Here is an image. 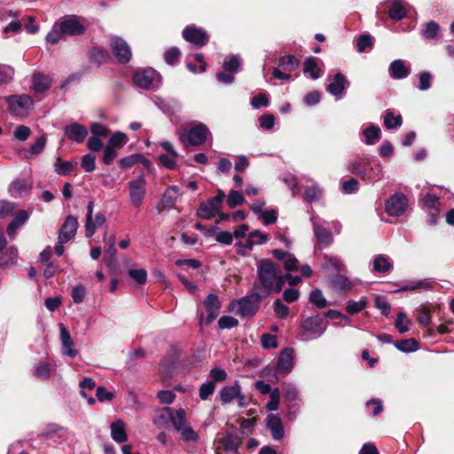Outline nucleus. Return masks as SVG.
I'll return each instance as SVG.
<instances>
[{
	"label": "nucleus",
	"mask_w": 454,
	"mask_h": 454,
	"mask_svg": "<svg viewBox=\"0 0 454 454\" xmlns=\"http://www.w3.org/2000/svg\"><path fill=\"white\" fill-rule=\"evenodd\" d=\"M257 278L254 287L263 297L271 293H279L285 285V278L279 272L278 265L269 259L257 262Z\"/></svg>",
	"instance_id": "1"
},
{
	"label": "nucleus",
	"mask_w": 454,
	"mask_h": 454,
	"mask_svg": "<svg viewBox=\"0 0 454 454\" xmlns=\"http://www.w3.org/2000/svg\"><path fill=\"white\" fill-rule=\"evenodd\" d=\"M348 170L368 182H376L382 177L383 168L370 156H363L350 163Z\"/></svg>",
	"instance_id": "2"
},
{
	"label": "nucleus",
	"mask_w": 454,
	"mask_h": 454,
	"mask_svg": "<svg viewBox=\"0 0 454 454\" xmlns=\"http://www.w3.org/2000/svg\"><path fill=\"white\" fill-rule=\"evenodd\" d=\"M327 325H324L323 318L320 316L309 317L301 324V340L308 341L317 339L324 334Z\"/></svg>",
	"instance_id": "3"
},
{
	"label": "nucleus",
	"mask_w": 454,
	"mask_h": 454,
	"mask_svg": "<svg viewBox=\"0 0 454 454\" xmlns=\"http://www.w3.org/2000/svg\"><path fill=\"white\" fill-rule=\"evenodd\" d=\"M133 82L139 88L156 90L161 84V76L156 70L148 67L137 71L133 76Z\"/></svg>",
	"instance_id": "4"
},
{
	"label": "nucleus",
	"mask_w": 454,
	"mask_h": 454,
	"mask_svg": "<svg viewBox=\"0 0 454 454\" xmlns=\"http://www.w3.org/2000/svg\"><path fill=\"white\" fill-rule=\"evenodd\" d=\"M262 297L263 296L259 293L243 297L236 302L233 309L241 317H253L258 309Z\"/></svg>",
	"instance_id": "5"
},
{
	"label": "nucleus",
	"mask_w": 454,
	"mask_h": 454,
	"mask_svg": "<svg viewBox=\"0 0 454 454\" xmlns=\"http://www.w3.org/2000/svg\"><path fill=\"white\" fill-rule=\"evenodd\" d=\"M129 199L131 204L139 207L143 204L146 193V180L143 175L138 176L129 183Z\"/></svg>",
	"instance_id": "6"
},
{
	"label": "nucleus",
	"mask_w": 454,
	"mask_h": 454,
	"mask_svg": "<svg viewBox=\"0 0 454 454\" xmlns=\"http://www.w3.org/2000/svg\"><path fill=\"white\" fill-rule=\"evenodd\" d=\"M94 202L90 200L87 205L86 222H85V235L90 239L95 234L97 229L101 227L106 223V216L104 214L98 212L93 217Z\"/></svg>",
	"instance_id": "7"
},
{
	"label": "nucleus",
	"mask_w": 454,
	"mask_h": 454,
	"mask_svg": "<svg viewBox=\"0 0 454 454\" xmlns=\"http://www.w3.org/2000/svg\"><path fill=\"white\" fill-rule=\"evenodd\" d=\"M408 206V199L403 193L393 194L385 203L386 212L391 216L404 215Z\"/></svg>",
	"instance_id": "8"
},
{
	"label": "nucleus",
	"mask_w": 454,
	"mask_h": 454,
	"mask_svg": "<svg viewBox=\"0 0 454 454\" xmlns=\"http://www.w3.org/2000/svg\"><path fill=\"white\" fill-rule=\"evenodd\" d=\"M220 399L223 403H230L237 400L239 407L247 405L245 395L242 394L241 387L238 381L231 386L223 387L220 391Z\"/></svg>",
	"instance_id": "9"
},
{
	"label": "nucleus",
	"mask_w": 454,
	"mask_h": 454,
	"mask_svg": "<svg viewBox=\"0 0 454 454\" xmlns=\"http://www.w3.org/2000/svg\"><path fill=\"white\" fill-rule=\"evenodd\" d=\"M211 133L207 127L202 122H194L187 133V141L191 145H201L206 142Z\"/></svg>",
	"instance_id": "10"
},
{
	"label": "nucleus",
	"mask_w": 454,
	"mask_h": 454,
	"mask_svg": "<svg viewBox=\"0 0 454 454\" xmlns=\"http://www.w3.org/2000/svg\"><path fill=\"white\" fill-rule=\"evenodd\" d=\"M111 48L114 57L120 63H128L132 56L129 45L121 37L114 36L111 39Z\"/></svg>",
	"instance_id": "11"
},
{
	"label": "nucleus",
	"mask_w": 454,
	"mask_h": 454,
	"mask_svg": "<svg viewBox=\"0 0 454 454\" xmlns=\"http://www.w3.org/2000/svg\"><path fill=\"white\" fill-rule=\"evenodd\" d=\"M204 306L207 311V317H204L203 315L200 316V325H209L218 317L220 313V301L215 294H210L204 301Z\"/></svg>",
	"instance_id": "12"
},
{
	"label": "nucleus",
	"mask_w": 454,
	"mask_h": 454,
	"mask_svg": "<svg viewBox=\"0 0 454 454\" xmlns=\"http://www.w3.org/2000/svg\"><path fill=\"white\" fill-rule=\"evenodd\" d=\"M10 111L15 115H22L33 106V99L28 95L11 96L7 98Z\"/></svg>",
	"instance_id": "13"
},
{
	"label": "nucleus",
	"mask_w": 454,
	"mask_h": 454,
	"mask_svg": "<svg viewBox=\"0 0 454 454\" xmlns=\"http://www.w3.org/2000/svg\"><path fill=\"white\" fill-rule=\"evenodd\" d=\"M57 21L65 35H80L85 31L84 26L74 16H65Z\"/></svg>",
	"instance_id": "14"
},
{
	"label": "nucleus",
	"mask_w": 454,
	"mask_h": 454,
	"mask_svg": "<svg viewBox=\"0 0 454 454\" xmlns=\"http://www.w3.org/2000/svg\"><path fill=\"white\" fill-rule=\"evenodd\" d=\"M311 222L314 234L318 243L323 247L330 246L333 241V238L331 231L324 226L325 222L319 218L317 215H312Z\"/></svg>",
	"instance_id": "15"
},
{
	"label": "nucleus",
	"mask_w": 454,
	"mask_h": 454,
	"mask_svg": "<svg viewBox=\"0 0 454 454\" xmlns=\"http://www.w3.org/2000/svg\"><path fill=\"white\" fill-rule=\"evenodd\" d=\"M329 84L326 90L336 98H341L348 86V81L340 73H336L333 75H328Z\"/></svg>",
	"instance_id": "16"
},
{
	"label": "nucleus",
	"mask_w": 454,
	"mask_h": 454,
	"mask_svg": "<svg viewBox=\"0 0 454 454\" xmlns=\"http://www.w3.org/2000/svg\"><path fill=\"white\" fill-rule=\"evenodd\" d=\"M78 225V220L75 216H67L59 231V243L65 244L72 239L76 234Z\"/></svg>",
	"instance_id": "17"
},
{
	"label": "nucleus",
	"mask_w": 454,
	"mask_h": 454,
	"mask_svg": "<svg viewBox=\"0 0 454 454\" xmlns=\"http://www.w3.org/2000/svg\"><path fill=\"white\" fill-rule=\"evenodd\" d=\"M182 35L185 41L197 46H204L208 42L207 32L192 26L186 27Z\"/></svg>",
	"instance_id": "18"
},
{
	"label": "nucleus",
	"mask_w": 454,
	"mask_h": 454,
	"mask_svg": "<svg viewBox=\"0 0 454 454\" xmlns=\"http://www.w3.org/2000/svg\"><path fill=\"white\" fill-rule=\"evenodd\" d=\"M59 326L60 331L59 337L62 345V354L68 357H75L78 354V351L74 348V341L68 330L63 324H59Z\"/></svg>",
	"instance_id": "19"
},
{
	"label": "nucleus",
	"mask_w": 454,
	"mask_h": 454,
	"mask_svg": "<svg viewBox=\"0 0 454 454\" xmlns=\"http://www.w3.org/2000/svg\"><path fill=\"white\" fill-rule=\"evenodd\" d=\"M266 426L270 431L271 436L276 441H280L285 436L282 419L278 415L269 414L266 419Z\"/></svg>",
	"instance_id": "20"
},
{
	"label": "nucleus",
	"mask_w": 454,
	"mask_h": 454,
	"mask_svg": "<svg viewBox=\"0 0 454 454\" xmlns=\"http://www.w3.org/2000/svg\"><path fill=\"white\" fill-rule=\"evenodd\" d=\"M64 133L69 140L80 144L85 140L88 135V130L83 125L73 123L65 127Z\"/></svg>",
	"instance_id": "21"
},
{
	"label": "nucleus",
	"mask_w": 454,
	"mask_h": 454,
	"mask_svg": "<svg viewBox=\"0 0 454 454\" xmlns=\"http://www.w3.org/2000/svg\"><path fill=\"white\" fill-rule=\"evenodd\" d=\"M294 366V350L292 348L284 349L278 357L277 363V371L286 375Z\"/></svg>",
	"instance_id": "22"
},
{
	"label": "nucleus",
	"mask_w": 454,
	"mask_h": 454,
	"mask_svg": "<svg viewBox=\"0 0 454 454\" xmlns=\"http://www.w3.org/2000/svg\"><path fill=\"white\" fill-rule=\"evenodd\" d=\"M110 434L112 439L117 443H123L127 441V425L126 423L118 419L110 425Z\"/></svg>",
	"instance_id": "23"
},
{
	"label": "nucleus",
	"mask_w": 454,
	"mask_h": 454,
	"mask_svg": "<svg viewBox=\"0 0 454 454\" xmlns=\"http://www.w3.org/2000/svg\"><path fill=\"white\" fill-rule=\"evenodd\" d=\"M388 73L393 79L400 80L407 77L411 69L403 59H395L389 65Z\"/></svg>",
	"instance_id": "24"
},
{
	"label": "nucleus",
	"mask_w": 454,
	"mask_h": 454,
	"mask_svg": "<svg viewBox=\"0 0 454 454\" xmlns=\"http://www.w3.org/2000/svg\"><path fill=\"white\" fill-rule=\"evenodd\" d=\"M221 206L216 200L210 199L207 203L200 204L197 215L201 219H211L219 213Z\"/></svg>",
	"instance_id": "25"
},
{
	"label": "nucleus",
	"mask_w": 454,
	"mask_h": 454,
	"mask_svg": "<svg viewBox=\"0 0 454 454\" xmlns=\"http://www.w3.org/2000/svg\"><path fill=\"white\" fill-rule=\"evenodd\" d=\"M268 236L262 233L260 231L255 230L249 233L248 239L246 240L244 245L241 243L237 244L238 246L243 247L246 249L251 250L254 245H262L268 241Z\"/></svg>",
	"instance_id": "26"
},
{
	"label": "nucleus",
	"mask_w": 454,
	"mask_h": 454,
	"mask_svg": "<svg viewBox=\"0 0 454 454\" xmlns=\"http://www.w3.org/2000/svg\"><path fill=\"white\" fill-rule=\"evenodd\" d=\"M28 217L29 215L26 210H20L8 224L6 230L7 234L9 236L14 235L16 231L27 221Z\"/></svg>",
	"instance_id": "27"
},
{
	"label": "nucleus",
	"mask_w": 454,
	"mask_h": 454,
	"mask_svg": "<svg viewBox=\"0 0 454 454\" xmlns=\"http://www.w3.org/2000/svg\"><path fill=\"white\" fill-rule=\"evenodd\" d=\"M51 79L43 74H35L33 76V90L37 93L46 91L51 86Z\"/></svg>",
	"instance_id": "28"
},
{
	"label": "nucleus",
	"mask_w": 454,
	"mask_h": 454,
	"mask_svg": "<svg viewBox=\"0 0 454 454\" xmlns=\"http://www.w3.org/2000/svg\"><path fill=\"white\" fill-rule=\"evenodd\" d=\"M407 11L402 0H394L389 6L388 15L394 20H400L406 16Z\"/></svg>",
	"instance_id": "29"
},
{
	"label": "nucleus",
	"mask_w": 454,
	"mask_h": 454,
	"mask_svg": "<svg viewBox=\"0 0 454 454\" xmlns=\"http://www.w3.org/2000/svg\"><path fill=\"white\" fill-rule=\"evenodd\" d=\"M363 135L364 137V143L372 145L380 140L381 130L378 126L370 125L363 130Z\"/></svg>",
	"instance_id": "30"
},
{
	"label": "nucleus",
	"mask_w": 454,
	"mask_h": 454,
	"mask_svg": "<svg viewBox=\"0 0 454 454\" xmlns=\"http://www.w3.org/2000/svg\"><path fill=\"white\" fill-rule=\"evenodd\" d=\"M29 191V186L27 182L21 179L14 180L9 187L11 195L14 198H19L26 194Z\"/></svg>",
	"instance_id": "31"
},
{
	"label": "nucleus",
	"mask_w": 454,
	"mask_h": 454,
	"mask_svg": "<svg viewBox=\"0 0 454 454\" xmlns=\"http://www.w3.org/2000/svg\"><path fill=\"white\" fill-rule=\"evenodd\" d=\"M171 423L177 432L189 424L186 420V412L183 408L173 411Z\"/></svg>",
	"instance_id": "32"
},
{
	"label": "nucleus",
	"mask_w": 454,
	"mask_h": 454,
	"mask_svg": "<svg viewBox=\"0 0 454 454\" xmlns=\"http://www.w3.org/2000/svg\"><path fill=\"white\" fill-rule=\"evenodd\" d=\"M392 269L389 258L384 254L375 256L373 260V270L379 273L387 272Z\"/></svg>",
	"instance_id": "33"
},
{
	"label": "nucleus",
	"mask_w": 454,
	"mask_h": 454,
	"mask_svg": "<svg viewBox=\"0 0 454 454\" xmlns=\"http://www.w3.org/2000/svg\"><path fill=\"white\" fill-rule=\"evenodd\" d=\"M303 72L309 74L312 79H317L322 75V72L317 67L316 59L313 57L305 59Z\"/></svg>",
	"instance_id": "34"
},
{
	"label": "nucleus",
	"mask_w": 454,
	"mask_h": 454,
	"mask_svg": "<svg viewBox=\"0 0 454 454\" xmlns=\"http://www.w3.org/2000/svg\"><path fill=\"white\" fill-rule=\"evenodd\" d=\"M300 61L294 55H286L279 59L278 66L284 70L292 72L299 67Z\"/></svg>",
	"instance_id": "35"
},
{
	"label": "nucleus",
	"mask_w": 454,
	"mask_h": 454,
	"mask_svg": "<svg viewBox=\"0 0 454 454\" xmlns=\"http://www.w3.org/2000/svg\"><path fill=\"white\" fill-rule=\"evenodd\" d=\"M403 119L400 114L395 115L391 110H387L384 114V126L387 129H397L402 125Z\"/></svg>",
	"instance_id": "36"
},
{
	"label": "nucleus",
	"mask_w": 454,
	"mask_h": 454,
	"mask_svg": "<svg viewBox=\"0 0 454 454\" xmlns=\"http://www.w3.org/2000/svg\"><path fill=\"white\" fill-rule=\"evenodd\" d=\"M178 190L176 187H168L162 198H161V204L165 207H171L175 205L176 199H177Z\"/></svg>",
	"instance_id": "37"
},
{
	"label": "nucleus",
	"mask_w": 454,
	"mask_h": 454,
	"mask_svg": "<svg viewBox=\"0 0 454 454\" xmlns=\"http://www.w3.org/2000/svg\"><path fill=\"white\" fill-rule=\"evenodd\" d=\"M178 433L180 434L181 440L185 443H196L200 440L198 433L195 432L189 424L183 427V429H181Z\"/></svg>",
	"instance_id": "38"
},
{
	"label": "nucleus",
	"mask_w": 454,
	"mask_h": 454,
	"mask_svg": "<svg viewBox=\"0 0 454 454\" xmlns=\"http://www.w3.org/2000/svg\"><path fill=\"white\" fill-rule=\"evenodd\" d=\"M395 347L405 353L413 352L419 348V344L414 339H408L403 340H399L395 343Z\"/></svg>",
	"instance_id": "39"
},
{
	"label": "nucleus",
	"mask_w": 454,
	"mask_h": 454,
	"mask_svg": "<svg viewBox=\"0 0 454 454\" xmlns=\"http://www.w3.org/2000/svg\"><path fill=\"white\" fill-rule=\"evenodd\" d=\"M14 74L15 71L12 66L0 63V86L12 81Z\"/></svg>",
	"instance_id": "40"
},
{
	"label": "nucleus",
	"mask_w": 454,
	"mask_h": 454,
	"mask_svg": "<svg viewBox=\"0 0 454 454\" xmlns=\"http://www.w3.org/2000/svg\"><path fill=\"white\" fill-rule=\"evenodd\" d=\"M17 257V251L13 248L0 252V268L8 267L13 263Z\"/></svg>",
	"instance_id": "41"
},
{
	"label": "nucleus",
	"mask_w": 454,
	"mask_h": 454,
	"mask_svg": "<svg viewBox=\"0 0 454 454\" xmlns=\"http://www.w3.org/2000/svg\"><path fill=\"white\" fill-rule=\"evenodd\" d=\"M64 35H65L62 32L60 27L58 26V21H56L51 30L47 34L45 40L48 43L56 44L62 39Z\"/></svg>",
	"instance_id": "42"
},
{
	"label": "nucleus",
	"mask_w": 454,
	"mask_h": 454,
	"mask_svg": "<svg viewBox=\"0 0 454 454\" xmlns=\"http://www.w3.org/2000/svg\"><path fill=\"white\" fill-rule=\"evenodd\" d=\"M173 409L169 407H165L159 411L158 417L155 419L154 423L159 427H166L168 422H171V418L173 414Z\"/></svg>",
	"instance_id": "43"
},
{
	"label": "nucleus",
	"mask_w": 454,
	"mask_h": 454,
	"mask_svg": "<svg viewBox=\"0 0 454 454\" xmlns=\"http://www.w3.org/2000/svg\"><path fill=\"white\" fill-rule=\"evenodd\" d=\"M128 142L127 136L120 131L114 132L111 137L109 138L107 145L112 146L113 148H121L125 145Z\"/></svg>",
	"instance_id": "44"
},
{
	"label": "nucleus",
	"mask_w": 454,
	"mask_h": 454,
	"mask_svg": "<svg viewBox=\"0 0 454 454\" xmlns=\"http://www.w3.org/2000/svg\"><path fill=\"white\" fill-rule=\"evenodd\" d=\"M240 65V59L238 56L232 55L224 59L223 67L225 71L238 72L239 70Z\"/></svg>",
	"instance_id": "45"
},
{
	"label": "nucleus",
	"mask_w": 454,
	"mask_h": 454,
	"mask_svg": "<svg viewBox=\"0 0 454 454\" xmlns=\"http://www.w3.org/2000/svg\"><path fill=\"white\" fill-rule=\"evenodd\" d=\"M440 27L436 22L429 21L422 30V35L427 40L434 39L437 36Z\"/></svg>",
	"instance_id": "46"
},
{
	"label": "nucleus",
	"mask_w": 454,
	"mask_h": 454,
	"mask_svg": "<svg viewBox=\"0 0 454 454\" xmlns=\"http://www.w3.org/2000/svg\"><path fill=\"white\" fill-rule=\"evenodd\" d=\"M309 301L317 308L323 309L326 306V300L319 289L312 291L309 294Z\"/></svg>",
	"instance_id": "47"
},
{
	"label": "nucleus",
	"mask_w": 454,
	"mask_h": 454,
	"mask_svg": "<svg viewBox=\"0 0 454 454\" xmlns=\"http://www.w3.org/2000/svg\"><path fill=\"white\" fill-rule=\"evenodd\" d=\"M411 321L407 319L406 314L403 311L397 314L395 320V327L400 333H405L409 331V325Z\"/></svg>",
	"instance_id": "48"
},
{
	"label": "nucleus",
	"mask_w": 454,
	"mask_h": 454,
	"mask_svg": "<svg viewBox=\"0 0 454 454\" xmlns=\"http://www.w3.org/2000/svg\"><path fill=\"white\" fill-rule=\"evenodd\" d=\"M322 194L323 191L317 184L309 186L305 190V199L309 202L317 200Z\"/></svg>",
	"instance_id": "49"
},
{
	"label": "nucleus",
	"mask_w": 454,
	"mask_h": 454,
	"mask_svg": "<svg viewBox=\"0 0 454 454\" xmlns=\"http://www.w3.org/2000/svg\"><path fill=\"white\" fill-rule=\"evenodd\" d=\"M244 201L245 199L239 192L231 190L229 192L227 197V204L229 207L234 208L235 207L243 204Z\"/></svg>",
	"instance_id": "50"
},
{
	"label": "nucleus",
	"mask_w": 454,
	"mask_h": 454,
	"mask_svg": "<svg viewBox=\"0 0 454 454\" xmlns=\"http://www.w3.org/2000/svg\"><path fill=\"white\" fill-rule=\"evenodd\" d=\"M51 365L46 362H40L36 364L35 368V375L37 378L46 380L50 378L51 375Z\"/></svg>",
	"instance_id": "51"
},
{
	"label": "nucleus",
	"mask_w": 454,
	"mask_h": 454,
	"mask_svg": "<svg viewBox=\"0 0 454 454\" xmlns=\"http://www.w3.org/2000/svg\"><path fill=\"white\" fill-rule=\"evenodd\" d=\"M55 171L59 175H68L74 168V165L70 161H63L59 158L57 159L56 162L54 163Z\"/></svg>",
	"instance_id": "52"
},
{
	"label": "nucleus",
	"mask_w": 454,
	"mask_h": 454,
	"mask_svg": "<svg viewBox=\"0 0 454 454\" xmlns=\"http://www.w3.org/2000/svg\"><path fill=\"white\" fill-rule=\"evenodd\" d=\"M367 306V302L365 300L361 299L360 301H348L347 303V312L350 315L358 313L365 309Z\"/></svg>",
	"instance_id": "53"
},
{
	"label": "nucleus",
	"mask_w": 454,
	"mask_h": 454,
	"mask_svg": "<svg viewBox=\"0 0 454 454\" xmlns=\"http://www.w3.org/2000/svg\"><path fill=\"white\" fill-rule=\"evenodd\" d=\"M143 159L144 156L140 153L131 154L121 159L120 166L123 168H130L134 166L136 163L141 161Z\"/></svg>",
	"instance_id": "54"
},
{
	"label": "nucleus",
	"mask_w": 454,
	"mask_h": 454,
	"mask_svg": "<svg viewBox=\"0 0 454 454\" xmlns=\"http://www.w3.org/2000/svg\"><path fill=\"white\" fill-rule=\"evenodd\" d=\"M424 204L428 208L435 210L436 213L439 212V206H440V198L432 193H427L424 197Z\"/></svg>",
	"instance_id": "55"
},
{
	"label": "nucleus",
	"mask_w": 454,
	"mask_h": 454,
	"mask_svg": "<svg viewBox=\"0 0 454 454\" xmlns=\"http://www.w3.org/2000/svg\"><path fill=\"white\" fill-rule=\"evenodd\" d=\"M259 125L262 129L270 130L275 125V117L273 114H266L259 118Z\"/></svg>",
	"instance_id": "56"
},
{
	"label": "nucleus",
	"mask_w": 454,
	"mask_h": 454,
	"mask_svg": "<svg viewBox=\"0 0 454 454\" xmlns=\"http://www.w3.org/2000/svg\"><path fill=\"white\" fill-rule=\"evenodd\" d=\"M372 45V39L369 35H363L357 38L356 46L359 52L365 51Z\"/></svg>",
	"instance_id": "57"
},
{
	"label": "nucleus",
	"mask_w": 454,
	"mask_h": 454,
	"mask_svg": "<svg viewBox=\"0 0 454 454\" xmlns=\"http://www.w3.org/2000/svg\"><path fill=\"white\" fill-rule=\"evenodd\" d=\"M177 158V153L176 154H160L159 156V160L160 163L168 169H173L176 167V159Z\"/></svg>",
	"instance_id": "58"
},
{
	"label": "nucleus",
	"mask_w": 454,
	"mask_h": 454,
	"mask_svg": "<svg viewBox=\"0 0 454 454\" xmlns=\"http://www.w3.org/2000/svg\"><path fill=\"white\" fill-rule=\"evenodd\" d=\"M333 283L334 287L341 292H346L350 288V282L346 277L341 275L336 276L333 278Z\"/></svg>",
	"instance_id": "59"
},
{
	"label": "nucleus",
	"mask_w": 454,
	"mask_h": 454,
	"mask_svg": "<svg viewBox=\"0 0 454 454\" xmlns=\"http://www.w3.org/2000/svg\"><path fill=\"white\" fill-rule=\"evenodd\" d=\"M96 157L91 153H87L82 157V167L86 172H91L96 168Z\"/></svg>",
	"instance_id": "60"
},
{
	"label": "nucleus",
	"mask_w": 454,
	"mask_h": 454,
	"mask_svg": "<svg viewBox=\"0 0 454 454\" xmlns=\"http://www.w3.org/2000/svg\"><path fill=\"white\" fill-rule=\"evenodd\" d=\"M215 382L207 381L203 383L200 387V397L202 400L207 399L215 391Z\"/></svg>",
	"instance_id": "61"
},
{
	"label": "nucleus",
	"mask_w": 454,
	"mask_h": 454,
	"mask_svg": "<svg viewBox=\"0 0 454 454\" xmlns=\"http://www.w3.org/2000/svg\"><path fill=\"white\" fill-rule=\"evenodd\" d=\"M280 393L278 388H274L270 395V401L267 403V408L270 411H277L279 405Z\"/></svg>",
	"instance_id": "62"
},
{
	"label": "nucleus",
	"mask_w": 454,
	"mask_h": 454,
	"mask_svg": "<svg viewBox=\"0 0 454 454\" xmlns=\"http://www.w3.org/2000/svg\"><path fill=\"white\" fill-rule=\"evenodd\" d=\"M129 276L138 284H145L147 279V272L144 269L130 270Z\"/></svg>",
	"instance_id": "63"
},
{
	"label": "nucleus",
	"mask_w": 454,
	"mask_h": 454,
	"mask_svg": "<svg viewBox=\"0 0 454 454\" xmlns=\"http://www.w3.org/2000/svg\"><path fill=\"white\" fill-rule=\"evenodd\" d=\"M239 321L230 316H223L218 320V325L221 329H230L238 325Z\"/></svg>",
	"instance_id": "64"
}]
</instances>
